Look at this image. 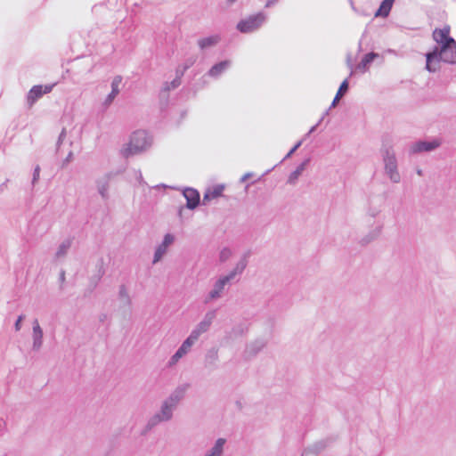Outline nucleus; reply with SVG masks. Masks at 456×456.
<instances>
[{
    "instance_id": "nucleus-1",
    "label": "nucleus",
    "mask_w": 456,
    "mask_h": 456,
    "mask_svg": "<svg viewBox=\"0 0 456 456\" xmlns=\"http://www.w3.org/2000/svg\"><path fill=\"white\" fill-rule=\"evenodd\" d=\"M151 145V139L146 131H135L132 134L129 142L123 148L122 155L129 158L146 151Z\"/></svg>"
},
{
    "instance_id": "nucleus-2",
    "label": "nucleus",
    "mask_w": 456,
    "mask_h": 456,
    "mask_svg": "<svg viewBox=\"0 0 456 456\" xmlns=\"http://www.w3.org/2000/svg\"><path fill=\"white\" fill-rule=\"evenodd\" d=\"M265 15L263 13H257L256 15L249 16L248 19L240 20L237 28L241 33H249L257 29L265 21Z\"/></svg>"
},
{
    "instance_id": "nucleus-3",
    "label": "nucleus",
    "mask_w": 456,
    "mask_h": 456,
    "mask_svg": "<svg viewBox=\"0 0 456 456\" xmlns=\"http://www.w3.org/2000/svg\"><path fill=\"white\" fill-rule=\"evenodd\" d=\"M441 61L447 63H456V41L451 40V44L437 49Z\"/></svg>"
},
{
    "instance_id": "nucleus-4",
    "label": "nucleus",
    "mask_w": 456,
    "mask_h": 456,
    "mask_svg": "<svg viewBox=\"0 0 456 456\" xmlns=\"http://www.w3.org/2000/svg\"><path fill=\"white\" fill-rule=\"evenodd\" d=\"M451 28L448 25L444 26L442 28H436L433 31V39L440 45H447L451 44V40H454L451 36Z\"/></svg>"
},
{
    "instance_id": "nucleus-5",
    "label": "nucleus",
    "mask_w": 456,
    "mask_h": 456,
    "mask_svg": "<svg viewBox=\"0 0 456 456\" xmlns=\"http://www.w3.org/2000/svg\"><path fill=\"white\" fill-rule=\"evenodd\" d=\"M53 86H34L28 92L27 100L28 103L32 106L39 98L44 94H48L52 91Z\"/></svg>"
},
{
    "instance_id": "nucleus-6",
    "label": "nucleus",
    "mask_w": 456,
    "mask_h": 456,
    "mask_svg": "<svg viewBox=\"0 0 456 456\" xmlns=\"http://www.w3.org/2000/svg\"><path fill=\"white\" fill-rule=\"evenodd\" d=\"M426 57H427L426 69L429 72H435L440 69L441 59L438 56L437 47L432 53H427Z\"/></svg>"
},
{
    "instance_id": "nucleus-7",
    "label": "nucleus",
    "mask_w": 456,
    "mask_h": 456,
    "mask_svg": "<svg viewBox=\"0 0 456 456\" xmlns=\"http://www.w3.org/2000/svg\"><path fill=\"white\" fill-rule=\"evenodd\" d=\"M224 186L218 184L208 188L203 196V203L217 199L223 195Z\"/></svg>"
},
{
    "instance_id": "nucleus-8",
    "label": "nucleus",
    "mask_w": 456,
    "mask_h": 456,
    "mask_svg": "<svg viewBox=\"0 0 456 456\" xmlns=\"http://www.w3.org/2000/svg\"><path fill=\"white\" fill-rule=\"evenodd\" d=\"M184 197L187 200V207L189 208H194L200 202V194L194 189H186L183 192Z\"/></svg>"
},
{
    "instance_id": "nucleus-9",
    "label": "nucleus",
    "mask_w": 456,
    "mask_h": 456,
    "mask_svg": "<svg viewBox=\"0 0 456 456\" xmlns=\"http://www.w3.org/2000/svg\"><path fill=\"white\" fill-rule=\"evenodd\" d=\"M439 145H440V142L438 141H434L431 142H420L414 144L411 147V151L416 153V152H420L423 151H431L433 149H436Z\"/></svg>"
},
{
    "instance_id": "nucleus-10",
    "label": "nucleus",
    "mask_w": 456,
    "mask_h": 456,
    "mask_svg": "<svg viewBox=\"0 0 456 456\" xmlns=\"http://www.w3.org/2000/svg\"><path fill=\"white\" fill-rule=\"evenodd\" d=\"M386 161V169L387 170V173L389 174L390 178L394 182L399 181V174L395 170V158H387L385 159Z\"/></svg>"
},
{
    "instance_id": "nucleus-11",
    "label": "nucleus",
    "mask_w": 456,
    "mask_h": 456,
    "mask_svg": "<svg viewBox=\"0 0 456 456\" xmlns=\"http://www.w3.org/2000/svg\"><path fill=\"white\" fill-rule=\"evenodd\" d=\"M234 276V273H231L230 275H227L222 279H220L216 284L215 289L211 291L210 297L211 298H215L219 296V293L224 289V285Z\"/></svg>"
},
{
    "instance_id": "nucleus-12",
    "label": "nucleus",
    "mask_w": 456,
    "mask_h": 456,
    "mask_svg": "<svg viewBox=\"0 0 456 456\" xmlns=\"http://www.w3.org/2000/svg\"><path fill=\"white\" fill-rule=\"evenodd\" d=\"M231 65L230 61H224L216 65H214L208 71L209 76L217 77L221 73H223L228 67Z\"/></svg>"
},
{
    "instance_id": "nucleus-13",
    "label": "nucleus",
    "mask_w": 456,
    "mask_h": 456,
    "mask_svg": "<svg viewBox=\"0 0 456 456\" xmlns=\"http://www.w3.org/2000/svg\"><path fill=\"white\" fill-rule=\"evenodd\" d=\"M220 41V37L218 36H211L208 37L201 38L198 41V45L200 49H206L211 46L216 45Z\"/></svg>"
},
{
    "instance_id": "nucleus-14",
    "label": "nucleus",
    "mask_w": 456,
    "mask_h": 456,
    "mask_svg": "<svg viewBox=\"0 0 456 456\" xmlns=\"http://www.w3.org/2000/svg\"><path fill=\"white\" fill-rule=\"evenodd\" d=\"M33 333H34V345L35 346H40L42 343L43 331L39 326L38 321L35 320L33 323Z\"/></svg>"
},
{
    "instance_id": "nucleus-15",
    "label": "nucleus",
    "mask_w": 456,
    "mask_h": 456,
    "mask_svg": "<svg viewBox=\"0 0 456 456\" xmlns=\"http://www.w3.org/2000/svg\"><path fill=\"white\" fill-rule=\"evenodd\" d=\"M393 5V0H384L379 10L376 12V16H387Z\"/></svg>"
},
{
    "instance_id": "nucleus-16",
    "label": "nucleus",
    "mask_w": 456,
    "mask_h": 456,
    "mask_svg": "<svg viewBox=\"0 0 456 456\" xmlns=\"http://www.w3.org/2000/svg\"><path fill=\"white\" fill-rule=\"evenodd\" d=\"M347 89H348L347 80H344L341 83V85H340V86H339V88H338V92L336 94V96H335V98H334V100L332 102V106H336V104L339 102L341 97L346 93Z\"/></svg>"
},
{
    "instance_id": "nucleus-17",
    "label": "nucleus",
    "mask_w": 456,
    "mask_h": 456,
    "mask_svg": "<svg viewBox=\"0 0 456 456\" xmlns=\"http://www.w3.org/2000/svg\"><path fill=\"white\" fill-rule=\"evenodd\" d=\"M199 337L200 331H192L190 337L183 343L181 347L188 351L191 346L197 341Z\"/></svg>"
},
{
    "instance_id": "nucleus-18",
    "label": "nucleus",
    "mask_w": 456,
    "mask_h": 456,
    "mask_svg": "<svg viewBox=\"0 0 456 456\" xmlns=\"http://www.w3.org/2000/svg\"><path fill=\"white\" fill-rule=\"evenodd\" d=\"M225 440L223 438H219L216 441L215 447L212 449L211 452L208 456H220L222 453L223 446L224 444Z\"/></svg>"
},
{
    "instance_id": "nucleus-19",
    "label": "nucleus",
    "mask_w": 456,
    "mask_h": 456,
    "mask_svg": "<svg viewBox=\"0 0 456 456\" xmlns=\"http://www.w3.org/2000/svg\"><path fill=\"white\" fill-rule=\"evenodd\" d=\"M122 82V77L121 76H116L113 80H112V83H111V91H113V94H118L119 93V85L121 84Z\"/></svg>"
},
{
    "instance_id": "nucleus-20",
    "label": "nucleus",
    "mask_w": 456,
    "mask_h": 456,
    "mask_svg": "<svg viewBox=\"0 0 456 456\" xmlns=\"http://www.w3.org/2000/svg\"><path fill=\"white\" fill-rule=\"evenodd\" d=\"M167 248L162 247V244L157 248L154 256V263L158 262L162 256L166 253Z\"/></svg>"
},
{
    "instance_id": "nucleus-21",
    "label": "nucleus",
    "mask_w": 456,
    "mask_h": 456,
    "mask_svg": "<svg viewBox=\"0 0 456 456\" xmlns=\"http://www.w3.org/2000/svg\"><path fill=\"white\" fill-rule=\"evenodd\" d=\"M377 57V54L376 53H370L368 54H366L362 61V64L363 67H365L366 65H368L370 62H371L375 58Z\"/></svg>"
},
{
    "instance_id": "nucleus-22",
    "label": "nucleus",
    "mask_w": 456,
    "mask_h": 456,
    "mask_svg": "<svg viewBox=\"0 0 456 456\" xmlns=\"http://www.w3.org/2000/svg\"><path fill=\"white\" fill-rule=\"evenodd\" d=\"M209 325H210L209 321H208V322L204 321V322H200L199 327L194 331H200V335L201 333L205 332L208 330Z\"/></svg>"
},
{
    "instance_id": "nucleus-23",
    "label": "nucleus",
    "mask_w": 456,
    "mask_h": 456,
    "mask_svg": "<svg viewBox=\"0 0 456 456\" xmlns=\"http://www.w3.org/2000/svg\"><path fill=\"white\" fill-rule=\"evenodd\" d=\"M174 241V237L171 234H167L164 238L162 247L167 248V247Z\"/></svg>"
},
{
    "instance_id": "nucleus-24",
    "label": "nucleus",
    "mask_w": 456,
    "mask_h": 456,
    "mask_svg": "<svg viewBox=\"0 0 456 456\" xmlns=\"http://www.w3.org/2000/svg\"><path fill=\"white\" fill-rule=\"evenodd\" d=\"M162 415H163V419H168L170 418V408L168 407V405L167 403H165V405L163 406Z\"/></svg>"
},
{
    "instance_id": "nucleus-25",
    "label": "nucleus",
    "mask_w": 456,
    "mask_h": 456,
    "mask_svg": "<svg viewBox=\"0 0 456 456\" xmlns=\"http://www.w3.org/2000/svg\"><path fill=\"white\" fill-rule=\"evenodd\" d=\"M229 256H230V251L228 249H224L221 252L220 257L222 260H225L229 257Z\"/></svg>"
},
{
    "instance_id": "nucleus-26",
    "label": "nucleus",
    "mask_w": 456,
    "mask_h": 456,
    "mask_svg": "<svg viewBox=\"0 0 456 456\" xmlns=\"http://www.w3.org/2000/svg\"><path fill=\"white\" fill-rule=\"evenodd\" d=\"M39 173H40V167L37 166V167H36L35 171H34V177H33L34 182L39 178Z\"/></svg>"
},
{
    "instance_id": "nucleus-27",
    "label": "nucleus",
    "mask_w": 456,
    "mask_h": 456,
    "mask_svg": "<svg viewBox=\"0 0 456 456\" xmlns=\"http://www.w3.org/2000/svg\"><path fill=\"white\" fill-rule=\"evenodd\" d=\"M22 316H20L15 323V329L16 330H19L20 329V323H21V321H22Z\"/></svg>"
},
{
    "instance_id": "nucleus-28",
    "label": "nucleus",
    "mask_w": 456,
    "mask_h": 456,
    "mask_svg": "<svg viewBox=\"0 0 456 456\" xmlns=\"http://www.w3.org/2000/svg\"><path fill=\"white\" fill-rule=\"evenodd\" d=\"M117 95L113 94V91H111L107 99L108 103H110Z\"/></svg>"
},
{
    "instance_id": "nucleus-29",
    "label": "nucleus",
    "mask_w": 456,
    "mask_h": 456,
    "mask_svg": "<svg viewBox=\"0 0 456 456\" xmlns=\"http://www.w3.org/2000/svg\"><path fill=\"white\" fill-rule=\"evenodd\" d=\"M298 175H299V171H298V170H297V171H296V172H294V173L291 175V176H290V178H289V181H290V182H293L294 180H296V179L297 178Z\"/></svg>"
},
{
    "instance_id": "nucleus-30",
    "label": "nucleus",
    "mask_w": 456,
    "mask_h": 456,
    "mask_svg": "<svg viewBox=\"0 0 456 456\" xmlns=\"http://www.w3.org/2000/svg\"><path fill=\"white\" fill-rule=\"evenodd\" d=\"M178 351H180V353H182V354H185L188 352L187 350L183 349V347H180L178 349Z\"/></svg>"
},
{
    "instance_id": "nucleus-31",
    "label": "nucleus",
    "mask_w": 456,
    "mask_h": 456,
    "mask_svg": "<svg viewBox=\"0 0 456 456\" xmlns=\"http://www.w3.org/2000/svg\"><path fill=\"white\" fill-rule=\"evenodd\" d=\"M175 354V357H178L179 359L183 355V354H182V353H180V351H177Z\"/></svg>"
},
{
    "instance_id": "nucleus-32",
    "label": "nucleus",
    "mask_w": 456,
    "mask_h": 456,
    "mask_svg": "<svg viewBox=\"0 0 456 456\" xmlns=\"http://www.w3.org/2000/svg\"><path fill=\"white\" fill-rule=\"evenodd\" d=\"M178 360H179V358H178V357H175V354H174V356H173V358H172V363L176 362Z\"/></svg>"
},
{
    "instance_id": "nucleus-33",
    "label": "nucleus",
    "mask_w": 456,
    "mask_h": 456,
    "mask_svg": "<svg viewBox=\"0 0 456 456\" xmlns=\"http://www.w3.org/2000/svg\"><path fill=\"white\" fill-rule=\"evenodd\" d=\"M297 147H298V144L295 145V147L291 150L290 153H292Z\"/></svg>"
},
{
    "instance_id": "nucleus-34",
    "label": "nucleus",
    "mask_w": 456,
    "mask_h": 456,
    "mask_svg": "<svg viewBox=\"0 0 456 456\" xmlns=\"http://www.w3.org/2000/svg\"><path fill=\"white\" fill-rule=\"evenodd\" d=\"M244 267H245V265H242L240 266V271H242V270L244 269Z\"/></svg>"
},
{
    "instance_id": "nucleus-35",
    "label": "nucleus",
    "mask_w": 456,
    "mask_h": 456,
    "mask_svg": "<svg viewBox=\"0 0 456 456\" xmlns=\"http://www.w3.org/2000/svg\"><path fill=\"white\" fill-rule=\"evenodd\" d=\"M230 3H233L235 2L236 0H228Z\"/></svg>"
}]
</instances>
